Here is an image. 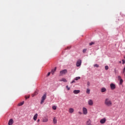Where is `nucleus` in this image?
Instances as JSON below:
<instances>
[{
	"mask_svg": "<svg viewBox=\"0 0 125 125\" xmlns=\"http://www.w3.org/2000/svg\"><path fill=\"white\" fill-rule=\"evenodd\" d=\"M104 104L106 107H112L113 103H112V100H111V99L106 98L104 100Z\"/></svg>",
	"mask_w": 125,
	"mask_h": 125,
	"instance_id": "f257e3e1",
	"label": "nucleus"
},
{
	"mask_svg": "<svg viewBox=\"0 0 125 125\" xmlns=\"http://www.w3.org/2000/svg\"><path fill=\"white\" fill-rule=\"evenodd\" d=\"M68 72L67 69L62 70L60 72V76H63V75H66V73Z\"/></svg>",
	"mask_w": 125,
	"mask_h": 125,
	"instance_id": "f03ea898",
	"label": "nucleus"
},
{
	"mask_svg": "<svg viewBox=\"0 0 125 125\" xmlns=\"http://www.w3.org/2000/svg\"><path fill=\"white\" fill-rule=\"evenodd\" d=\"M46 99V95L44 94L43 95V96L42 98V100L41 102V104H42L43 102H44V101Z\"/></svg>",
	"mask_w": 125,
	"mask_h": 125,
	"instance_id": "7ed1b4c3",
	"label": "nucleus"
},
{
	"mask_svg": "<svg viewBox=\"0 0 125 125\" xmlns=\"http://www.w3.org/2000/svg\"><path fill=\"white\" fill-rule=\"evenodd\" d=\"M82 65V60H78L77 62H76L77 67H80Z\"/></svg>",
	"mask_w": 125,
	"mask_h": 125,
	"instance_id": "20e7f679",
	"label": "nucleus"
},
{
	"mask_svg": "<svg viewBox=\"0 0 125 125\" xmlns=\"http://www.w3.org/2000/svg\"><path fill=\"white\" fill-rule=\"evenodd\" d=\"M118 81H120V84H123V83H124V81H123V79H122V77L121 76H118Z\"/></svg>",
	"mask_w": 125,
	"mask_h": 125,
	"instance_id": "39448f33",
	"label": "nucleus"
},
{
	"mask_svg": "<svg viewBox=\"0 0 125 125\" xmlns=\"http://www.w3.org/2000/svg\"><path fill=\"white\" fill-rule=\"evenodd\" d=\"M83 115H86L87 114V109L85 107L83 108Z\"/></svg>",
	"mask_w": 125,
	"mask_h": 125,
	"instance_id": "423d86ee",
	"label": "nucleus"
},
{
	"mask_svg": "<svg viewBox=\"0 0 125 125\" xmlns=\"http://www.w3.org/2000/svg\"><path fill=\"white\" fill-rule=\"evenodd\" d=\"M88 104L89 106H92V105H93V101H92V100H89L88 101Z\"/></svg>",
	"mask_w": 125,
	"mask_h": 125,
	"instance_id": "0eeeda50",
	"label": "nucleus"
},
{
	"mask_svg": "<svg viewBox=\"0 0 125 125\" xmlns=\"http://www.w3.org/2000/svg\"><path fill=\"white\" fill-rule=\"evenodd\" d=\"M110 88L112 90L115 89L116 88V85L115 84L112 83L110 84Z\"/></svg>",
	"mask_w": 125,
	"mask_h": 125,
	"instance_id": "6e6552de",
	"label": "nucleus"
},
{
	"mask_svg": "<svg viewBox=\"0 0 125 125\" xmlns=\"http://www.w3.org/2000/svg\"><path fill=\"white\" fill-rule=\"evenodd\" d=\"M48 122V118L46 117H44L42 119V122L43 123H47Z\"/></svg>",
	"mask_w": 125,
	"mask_h": 125,
	"instance_id": "1a4fd4ad",
	"label": "nucleus"
},
{
	"mask_svg": "<svg viewBox=\"0 0 125 125\" xmlns=\"http://www.w3.org/2000/svg\"><path fill=\"white\" fill-rule=\"evenodd\" d=\"M101 124H105L106 123V118H104L100 120Z\"/></svg>",
	"mask_w": 125,
	"mask_h": 125,
	"instance_id": "9d476101",
	"label": "nucleus"
},
{
	"mask_svg": "<svg viewBox=\"0 0 125 125\" xmlns=\"http://www.w3.org/2000/svg\"><path fill=\"white\" fill-rule=\"evenodd\" d=\"M13 119H11L9 121V122H8V125H13Z\"/></svg>",
	"mask_w": 125,
	"mask_h": 125,
	"instance_id": "9b49d317",
	"label": "nucleus"
},
{
	"mask_svg": "<svg viewBox=\"0 0 125 125\" xmlns=\"http://www.w3.org/2000/svg\"><path fill=\"white\" fill-rule=\"evenodd\" d=\"M80 92H81V91L79 90H75L73 91V93L74 94H78V93H80Z\"/></svg>",
	"mask_w": 125,
	"mask_h": 125,
	"instance_id": "f8f14e48",
	"label": "nucleus"
},
{
	"mask_svg": "<svg viewBox=\"0 0 125 125\" xmlns=\"http://www.w3.org/2000/svg\"><path fill=\"white\" fill-rule=\"evenodd\" d=\"M74 110L72 108H70L69 109V113L70 114H72V113H74Z\"/></svg>",
	"mask_w": 125,
	"mask_h": 125,
	"instance_id": "ddd939ff",
	"label": "nucleus"
},
{
	"mask_svg": "<svg viewBox=\"0 0 125 125\" xmlns=\"http://www.w3.org/2000/svg\"><path fill=\"white\" fill-rule=\"evenodd\" d=\"M38 119V113L35 114L33 117V120L36 121Z\"/></svg>",
	"mask_w": 125,
	"mask_h": 125,
	"instance_id": "4468645a",
	"label": "nucleus"
},
{
	"mask_svg": "<svg viewBox=\"0 0 125 125\" xmlns=\"http://www.w3.org/2000/svg\"><path fill=\"white\" fill-rule=\"evenodd\" d=\"M56 71V67H55L54 69L52 70V71L51 72V74H52V75H54V73H55Z\"/></svg>",
	"mask_w": 125,
	"mask_h": 125,
	"instance_id": "2eb2a0df",
	"label": "nucleus"
},
{
	"mask_svg": "<svg viewBox=\"0 0 125 125\" xmlns=\"http://www.w3.org/2000/svg\"><path fill=\"white\" fill-rule=\"evenodd\" d=\"M86 125H91V121H90V120H88L86 122Z\"/></svg>",
	"mask_w": 125,
	"mask_h": 125,
	"instance_id": "dca6fc26",
	"label": "nucleus"
},
{
	"mask_svg": "<svg viewBox=\"0 0 125 125\" xmlns=\"http://www.w3.org/2000/svg\"><path fill=\"white\" fill-rule=\"evenodd\" d=\"M107 90L105 87H103L101 89V92H105Z\"/></svg>",
	"mask_w": 125,
	"mask_h": 125,
	"instance_id": "f3484780",
	"label": "nucleus"
},
{
	"mask_svg": "<svg viewBox=\"0 0 125 125\" xmlns=\"http://www.w3.org/2000/svg\"><path fill=\"white\" fill-rule=\"evenodd\" d=\"M53 123L55 125L56 124H57V119L55 117H54L53 118Z\"/></svg>",
	"mask_w": 125,
	"mask_h": 125,
	"instance_id": "a211bd4d",
	"label": "nucleus"
},
{
	"mask_svg": "<svg viewBox=\"0 0 125 125\" xmlns=\"http://www.w3.org/2000/svg\"><path fill=\"white\" fill-rule=\"evenodd\" d=\"M61 82H63L64 83H67V80L65 78H62L61 80Z\"/></svg>",
	"mask_w": 125,
	"mask_h": 125,
	"instance_id": "6ab92c4d",
	"label": "nucleus"
},
{
	"mask_svg": "<svg viewBox=\"0 0 125 125\" xmlns=\"http://www.w3.org/2000/svg\"><path fill=\"white\" fill-rule=\"evenodd\" d=\"M86 93L87 94H89V93H90V89H86Z\"/></svg>",
	"mask_w": 125,
	"mask_h": 125,
	"instance_id": "aec40b11",
	"label": "nucleus"
},
{
	"mask_svg": "<svg viewBox=\"0 0 125 125\" xmlns=\"http://www.w3.org/2000/svg\"><path fill=\"white\" fill-rule=\"evenodd\" d=\"M23 104H24V101L22 102L21 103H20L18 104V106H22V105H23Z\"/></svg>",
	"mask_w": 125,
	"mask_h": 125,
	"instance_id": "412c9836",
	"label": "nucleus"
},
{
	"mask_svg": "<svg viewBox=\"0 0 125 125\" xmlns=\"http://www.w3.org/2000/svg\"><path fill=\"white\" fill-rule=\"evenodd\" d=\"M80 79H81L80 77H77L75 78V81H78V80H80Z\"/></svg>",
	"mask_w": 125,
	"mask_h": 125,
	"instance_id": "4be33fe9",
	"label": "nucleus"
},
{
	"mask_svg": "<svg viewBox=\"0 0 125 125\" xmlns=\"http://www.w3.org/2000/svg\"><path fill=\"white\" fill-rule=\"evenodd\" d=\"M94 67H96L97 68H98V67H99V65H98L97 64H95L94 65Z\"/></svg>",
	"mask_w": 125,
	"mask_h": 125,
	"instance_id": "5701e85b",
	"label": "nucleus"
},
{
	"mask_svg": "<svg viewBox=\"0 0 125 125\" xmlns=\"http://www.w3.org/2000/svg\"><path fill=\"white\" fill-rule=\"evenodd\" d=\"M83 53H85L86 52V49H83Z\"/></svg>",
	"mask_w": 125,
	"mask_h": 125,
	"instance_id": "b1692460",
	"label": "nucleus"
},
{
	"mask_svg": "<svg viewBox=\"0 0 125 125\" xmlns=\"http://www.w3.org/2000/svg\"><path fill=\"white\" fill-rule=\"evenodd\" d=\"M25 98L26 100L30 98V95H29L27 97V96H25Z\"/></svg>",
	"mask_w": 125,
	"mask_h": 125,
	"instance_id": "393cba45",
	"label": "nucleus"
},
{
	"mask_svg": "<svg viewBox=\"0 0 125 125\" xmlns=\"http://www.w3.org/2000/svg\"><path fill=\"white\" fill-rule=\"evenodd\" d=\"M52 109L53 110H56V106L55 105L53 106Z\"/></svg>",
	"mask_w": 125,
	"mask_h": 125,
	"instance_id": "a878e982",
	"label": "nucleus"
},
{
	"mask_svg": "<svg viewBox=\"0 0 125 125\" xmlns=\"http://www.w3.org/2000/svg\"><path fill=\"white\" fill-rule=\"evenodd\" d=\"M87 86H89V85H90V83H89V82H88L87 83Z\"/></svg>",
	"mask_w": 125,
	"mask_h": 125,
	"instance_id": "bb28decb",
	"label": "nucleus"
},
{
	"mask_svg": "<svg viewBox=\"0 0 125 125\" xmlns=\"http://www.w3.org/2000/svg\"><path fill=\"white\" fill-rule=\"evenodd\" d=\"M92 44H94V42H91L89 43V45H92Z\"/></svg>",
	"mask_w": 125,
	"mask_h": 125,
	"instance_id": "cd10ccee",
	"label": "nucleus"
},
{
	"mask_svg": "<svg viewBox=\"0 0 125 125\" xmlns=\"http://www.w3.org/2000/svg\"><path fill=\"white\" fill-rule=\"evenodd\" d=\"M105 70H108V69H109V67L106 65L105 66Z\"/></svg>",
	"mask_w": 125,
	"mask_h": 125,
	"instance_id": "c85d7f7f",
	"label": "nucleus"
},
{
	"mask_svg": "<svg viewBox=\"0 0 125 125\" xmlns=\"http://www.w3.org/2000/svg\"><path fill=\"white\" fill-rule=\"evenodd\" d=\"M66 87L67 90H70V87H69V86H68V85H67V86H66Z\"/></svg>",
	"mask_w": 125,
	"mask_h": 125,
	"instance_id": "c756f323",
	"label": "nucleus"
},
{
	"mask_svg": "<svg viewBox=\"0 0 125 125\" xmlns=\"http://www.w3.org/2000/svg\"><path fill=\"white\" fill-rule=\"evenodd\" d=\"M125 67H124V70H123V74H124V75H125Z\"/></svg>",
	"mask_w": 125,
	"mask_h": 125,
	"instance_id": "7c9ffc66",
	"label": "nucleus"
},
{
	"mask_svg": "<svg viewBox=\"0 0 125 125\" xmlns=\"http://www.w3.org/2000/svg\"><path fill=\"white\" fill-rule=\"evenodd\" d=\"M78 113H79L80 115H82V114H83V113H82V112H81V111H79V112H78Z\"/></svg>",
	"mask_w": 125,
	"mask_h": 125,
	"instance_id": "2f4dec72",
	"label": "nucleus"
},
{
	"mask_svg": "<svg viewBox=\"0 0 125 125\" xmlns=\"http://www.w3.org/2000/svg\"><path fill=\"white\" fill-rule=\"evenodd\" d=\"M75 83V80L72 81L71 82V83Z\"/></svg>",
	"mask_w": 125,
	"mask_h": 125,
	"instance_id": "473e14b6",
	"label": "nucleus"
},
{
	"mask_svg": "<svg viewBox=\"0 0 125 125\" xmlns=\"http://www.w3.org/2000/svg\"><path fill=\"white\" fill-rule=\"evenodd\" d=\"M122 61H123V64H125V60H123Z\"/></svg>",
	"mask_w": 125,
	"mask_h": 125,
	"instance_id": "72a5a7b5",
	"label": "nucleus"
},
{
	"mask_svg": "<svg viewBox=\"0 0 125 125\" xmlns=\"http://www.w3.org/2000/svg\"><path fill=\"white\" fill-rule=\"evenodd\" d=\"M47 76H50V72L48 73Z\"/></svg>",
	"mask_w": 125,
	"mask_h": 125,
	"instance_id": "f704fd0d",
	"label": "nucleus"
},
{
	"mask_svg": "<svg viewBox=\"0 0 125 125\" xmlns=\"http://www.w3.org/2000/svg\"><path fill=\"white\" fill-rule=\"evenodd\" d=\"M35 95H37V94H38V92H37V91L35 92Z\"/></svg>",
	"mask_w": 125,
	"mask_h": 125,
	"instance_id": "c9c22d12",
	"label": "nucleus"
},
{
	"mask_svg": "<svg viewBox=\"0 0 125 125\" xmlns=\"http://www.w3.org/2000/svg\"><path fill=\"white\" fill-rule=\"evenodd\" d=\"M40 119H38V120H37V123L40 122Z\"/></svg>",
	"mask_w": 125,
	"mask_h": 125,
	"instance_id": "e433bc0d",
	"label": "nucleus"
},
{
	"mask_svg": "<svg viewBox=\"0 0 125 125\" xmlns=\"http://www.w3.org/2000/svg\"><path fill=\"white\" fill-rule=\"evenodd\" d=\"M119 63H122V62H121V61H120V62H119Z\"/></svg>",
	"mask_w": 125,
	"mask_h": 125,
	"instance_id": "4c0bfd02",
	"label": "nucleus"
}]
</instances>
